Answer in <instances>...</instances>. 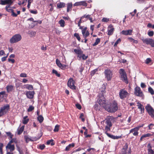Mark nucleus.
I'll use <instances>...</instances> for the list:
<instances>
[{"label":"nucleus","mask_w":154,"mask_h":154,"mask_svg":"<svg viewBox=\"0 0 154 154\" xmlns=\"http://www.w3.org/2000/svg\"><path fill=\"white\" fill-rule=\"evenodd\" d=\"M118 108L117 103L114 101L110 105L108 104L106 107H105V109L107 111L110 112H114L116 111Z\"/></svg>","instance_id":"1"},{"label":"nucleus","mask_w":154,"mask_h":154,"mask_svg":"<svg viewBox=\"0 0 154 154\" xmlns=\"http://www.w3.org/2000/svg\"><path fill=\"white\" fill-rule=\"evenodd\" d=\"M97 101L101 106L103 107L105 109V107H106L108 105L107 104L106 101L102 94L100 95L98 97Z\"/></svg>","instance_id":"2"},{"label":"nucleus","mask_w":154,"mask_h":154,"mask_svg":"<svg viewBox=\"0 0 154 154\" xmlns=\"http://www.w3.org/2000/svg\"><path fill=\"white\" fill-rule=\"evenodd\" d=\"M119 72L120 75L121 80L126 84H128V78L124 70L122 69H120Z\"/></svg>","instance_id":"3"},{"label":"nucleus","mask_w":154,"mask_h":154,"mask_svg":"<svg viewBox=\"0 0 154 154\" xmlns=\"http://www.w3.org/2000/svg\"><path fill=\"white\" fill-rule=\"evenodd\" d=\"M22 39V37L19 34H16L13 35L10 39V42L11 43H17L20 41Z\"/></svg>","instance_id":"4"},{"label":"nucleus","mask_w":154,"mask_h":154,"mask_svg":"<svg viewBox=\"0 0 154 154\" xmlns=\"http://www.w3.org/2000/svg\"><path fill=\"white\" fill-rule=\"evenodd\" d=\"M119 95L120 99L124 100L129 95V93L125 89H121L120 90Z\"/></svg>","instance_id":"5"},{"label":"nucleus","mask_w":154,"mask_h":154,"mask_svg":"<svg viewBox=\"0 0 154 154\" xmlns=\"http://www.w3.org/2000/svg\"><path fill=\"white\" fill-rule=\"evenodd\" d=\"M42 135V133H40L38 137H32L31 139H30L27 136L25 135L24 136V138L26 142L28 143V142L29 140L34 141L38 140L41 137Z\"/></svg>","instance_id":"6"},{"label":"nucleus","mask_w":154,"mask_h":154,"mask_svg":"<svg viewBox=\"0 0 154 154\" xmlns=\"http://www.w3.org/2000/svg\"><path fill=\"white\" fill-rule=\"evenodd\" d=\"M9 109V106L8 105H5L2 107L0 109V117L6 114Z\"/></svg>","instance_id":"7"},{"label":"nucleus","mask_w":154,"mask_h":154,"mask_svg":"<svg viewBox=\"0 0 154 154\" xmlns=\"http://www.w3.org/2000/svg\"><path fill=\"white\" fill-rule=\"evenodd\" d=\"M147 112L151 117L154 116V109L149 104H148L145 107Z\"/></svg>","instance_id":"8"},{"label":"nucleus","mask_w":154,"mask_h":154,"mask_svg":"<svg viewBox=\"0 0 154 154\" xmlns=\"http://www.w3.org/2000/svg\"><path fill=\"white\" fill-rule=\"evenodd\" d=\"M143 43H146L147 45H150L151 47H154V41L151 38H146L142 39Z\"/></svg>","instance_id":"9"},{"label":"nucleus","mask_w":154,"mask_h":154,"mask_svg":"<svg viewBox=\"0 0 154 154\" xmlns=\"http://www.w3.org/2000/svg\"><path fill=\"white\" fill-rule=\"evenodd\" d=\"M68 86L72 90L76 89V86L75 85V82L72 78L70 79L67 83Z\"/></svg>","instance_id":"10"},{"label":"nucleus","mask_w":154,"mask_h":154,"mask_svg":"<svg viewBox=\"0 0 154 154\" xmlns=\"http://www.w3.org/2000/svg\"><path fill=\"white\" fill-rule=\"evenodd\" d=\"M134 94L137 96L142 97L143 95L142 92L141 91L140 87L137 86L134 88Z\"/></svg>","instance_id":"11"},{"label":"nucleus","mask_w":154,"mask_h":154,"mask_svg":"<svg viewBox=\"0 0 154 154\" xmlns=\"http://www.w3.org/2000/svg\"><path fill=\"white\" fill-rule=\"evenodd\" d=\"M74 51L77 54V58L79 60H80L82 58L83 54V51L81 49H74Z\"/></svg>","instance_id":"12"},{"label":"nucleus","mask_w":154,"mask_h":154,"mask_svg":"<svg viewBox=\"0 0 154 154\" xmlns=\"http://www.w3.org/2000/svg\"><path fill=\"white\" fill-rule=\"evenodd\" d=\"M143 126H140L139 127H135L134 128L131 129L129 133H133V134L134 135H137L138 134V131L139 130V128Z\"/></svg>","instance_id":"13"},{"label":"nucleus","mask_w":154,"mask_h":154,"mask_svg":"<svg viewBox=\"0 0 154 154\" xmlns=\"http://www.w3.org/2000/svg\"><path fill=\"white\" fill-rule=\"evenodd\" d=\"M87 29V28L85 27L82 31V34L84 38H87L90 35L89 31Z\"/></svg>","instance_id":"14"},{"label":"nucleus","mask_w":154,"mask_h":154,"mask_svg":"<svg viewBox=\"0 0 154 154\" xmlns=\"http://www.w3.org/2000/svg\"><path fill=\"white\" fill-rule=\"evenodd\" d=\"M104 72L107 80H110L112 76V74L110 70L109 69H106L105 70Z\"/></svg>","instance_id":"15"},{"label":"nucleus","mask_w":154,"mask_h":154,"mask_svg":"<svg viewBox=\"0 0 154 154\" xmlns=\"http://www.w3.org/2000/svg\"><path fill=\"white\" fill-rule=\"evenodd\" d=\"M14 145L12 144L11 143H8L6 146V149L7 152L8 149H9L11 152L13 151L15 149Z\"/></svg>","instance_id":"16"},{"label":"nucleus","mask_w":154,"mask_h":154,"mask_svg":"<svg viewBox=\"0 0 154 154\" xmlns=\"http://www.w3.org/2000/svg\"><path fill=\"white\" fill-rule=\"evenodd\" d=\"M114 30V28H113V26L112 25H110L108 26V28L107 35H112L113 33Z\"/></svg>","instance_id":"17"},{"label":"nucleus","mask_w":154,"mask_h":154,"mask_svg":"<svg viewBox=\"0 0 154 154\" xmlns=\"http://www.w3.org/2000/svg\"><path fill=\"white\" fill-rule=\"evenodd\" d=\"M35 94L34 91H27L26 93L27 97L29 99L32 98Z\"/></svg>","instance_id":"18"},{"label":"nucleus","mask_w":154,"mask_h":154,"mask_svg":"<svg viewBox=\"0 0 154 154\" xmlns=\"http://www.w3.org/2000/svg\"><path fill=\"white\" fill-rule=\"evenodd\" d=\"M128 146L127 143H126L125 145L123 146L120 153L121 154H126L127 153V151L128 149Z\"/></svg>","instance_id":"19"},{"label":"nucleus","mask_w":154,"mask_h":154,"mask_svg":"<svg viewBox=\"0 0 154 154\" xmlns=\"http://www.w3.org/2000/svg\"><path fill=\"white\" fill-rule=\"evenodd\" d=\"M132 30L131 29L128 30H122L120 33L122 35H131L132 34Z\"/></svg>","instance_id":"20"},{"label":"nucleus","mask_w":154,"mask_h":154,"mask_svg":"<svg viewBox=\"0 0 154 154\" xmlns=\"http://www.w3.org/2000/svg\"><path fill=\"white\" fill-rule=\"evenodd\" d=\"M107 135L109 137L113 139H117L122 137L121 136H115L113 135L110 134H107Z\"/></svg>","instance_id":"21"},{"label":"nucleus","mask_w":154,"mask_h":154,"mask_svg":"<svg viewBox=\"0 0 154 154\" xmlns=\"http://www.w3.org/2000/svg\"><path fill=\"white\" fill-rule=\"evenodd\" d=\"M138 108L140 110L141 113H142L144 112V108L143 105L141 103H138L137 105Z\"/></svg>","instance_id":"22"},{"label":"nucleus","mask_w":154,"mask_h":154,"mask_svg":"<svg viewBox=\"0 0 154 154\" xmlns=\"http://www.w3.org/2000/svg\"><path fill=\"white\" fill-rule=\"evenodd\" d=\"M112 117L109 116L106 119V123L107 125H112L111 120H112Z\"/></svg>","instance_id":"23"},{"label":"nucleus","mask_w":154,"mask_h":154,"mask_svg":"<svg viewBox=\"0 0 154 154\" xmlns=\"http://www.w3.org/2000/svg\"><path fill=\"white\" fill-rule=\"evenodd\" d=\"M74 146L75 143H72L71 144H70L68 146H66L65 150L66 151H69L70 150V149L74 147Z\"/></svg>","instance_id":"24"},{"label":"nucleus","mask_w":154,"mask_h":154,"mask_svg":"<svg viewBox=\"0 0 154 154\" xmlns=\"http://www.w3.org/2000/svg\"><path fill=\"white\" fill-rule=\"evenodd\" d=\"M29 121V119L28 118V117L27 116H24L23 117L22 120L23 123V124L25 125Z\"/></svg>","instance_id":"25"},{"label":"nucleus","mask_w":154,"mask_h":154,"mask_svg":"<svg viewBox=\"0 0 154 154\" xmlns=\"http://www.w3.org/2000/svg\"><path fill=\"white\" fill-rule=\"evenodd\" d=\"M23 87L24 88H26L29 90H32L33 89V86L31 85H26Z\"/></svg>","instance_id":"26"},{"label":"nucleus","mask_w":154,"mask_h":154,"mask_svg":"<svg viewBox=\"0 0 154 154\" xmlns=\"http://www.w3.org/2000/svg\"><path fill=\"white\" fill-rule=\"evenodd\" d=\"M7 91L8 92H10L13 90L14 88L13 86L10 85H8L6 86V87Z\"/></svg>","instance_id":"27"},{"label":"nucleus","mask_w":154,"mask_h":154,"mask_svg":"<svg viewBox=\"0 0 154 154\" xmlns=\"http://www.w3.org/2000/svg\"><path fill=\"white\" fill-rule=\"evenodd\" d=\"M24 128V126H22L20 128H18L17 129V134H20L23 131Z\"/></svg>","instance_id":"28"},{"label":"nucleus","mask_w":154,"mask_h":154,"mask_svg":"<svg viewBox=\"0 0 154 154\" xmlns=\"http://www.w3.org/2000/svg\"><path fill=\"white\" fill-rule=\"evenodd\" d=\"M58 8H61L64 7L65 5V4L63 2H60L57 5Z\"/></svg>","instance_id":"29"},{"label":"nucleus","mask_w":154,"mask_h":154,"mask_svg":"<svg viewBox=\"0 0 154 154\" xmlns=\"http://www.w3.org/2000/svg\"><path fill=\"white\" fill-rule=\"evenodd\" d=\"M54 140L53 139L48 140L47 142V145L51 144V146H54L55 143L53 142Z\"/></svg>","instance_id":"30"},{"label":"nucleus","mask_w":154,"mask_h":154,"mask_svg":"<svg viewBox=\"0 0 154 154\" xmlns=\"http://www.w3.org/2000/svg\"><path fill=\"white\" fill-rule=\"evenodd\" d=\"M112 126H106L105 128V133L107 135V134H109L107 131H109L110 130V127Z\"/></svg>","instance_id":"31"},{"label":"nucleus","mask_w":154,"mask_h":154,"mask_svg":"<svg viewBox=\"0 0 154 154\" xmlns=\"http://www.w3.org/2000/svg\"><path fill=\"white\" fill-rule=\"evenodd\" d=\"M72 7V3H68L67 4V11L69 12L71 10Z\"/></svg>","instance_id":"32"},{"label":"nucleus","mask_w":154,"mask_h":154,"mask_svg":"<svg viewBox=\"0 0 154 154\" xmlns=\"http://www.w3.org/2000/svg\"><path fill=\"white\" fill-rule=\"evenodd\" d=\"M59 23L60 24V26L62 27H63L65 26V22L63 20H60L59 22Z\"/></svg>","instance_id":"33"},{"label":"nucleus","mask_w":154,"mask_h":154,"mask_svg":"<svg viewBox=\"0 0 154 154\" xmlns=\"http://www.w3.org/2000/svg\"><path fill=\"white\" fill-rule=\"evenodd\" d=\"M128 39L131 42H133L136 44L138 43V41L137 40H135L131 37H129L128 38Z\"/></svg>","instance_id":"34"},{"label":"nucleus","mask_w":154,"mask_h":154,"mask_svg":"<svg viewBox=\"0 0 154 154\" xmlns=\"http://www.w3.org/2000/svg\"><path fill=\"white\" fill-rule=\"evenodd\" d=\"M74 36L79 41H80L81 38L79 33H75L74 34Z\"/></svg>","instance_id":"35"},{"label":"nucleus","mask_w":154,"mask_h":154,"mask_svg":"<svg viewBox=\"0 0 154 154\" xmlns=\"http://www.w3.org/2000/svg\"><path fill=\"white\" fill-rule=\"evenodd\" d=\"M38 120L40 123L42 122L43 120V117L42 116H38L37 118Z\"/></svg>","instance_id":"36"},{"label":"nucleus","mask_w":154,"mask_h":154,"mask_svg":"<svg viewBox=\"0 0 154 154\" xmlns=\"http://www.w3.org/2000/svg\"><path fill=\"white\" fill-rule=\"evenodd\" d=\"M3 146V144L2 143H0V154H3L2 149Z\"/></svg>","instance_id":"37"},{"label":"nucleus","mask_w":154,"mask_h":154,"mask_svg":"<svg viewBox=\"0 0 154 154\" xmlns=\"http://www.w3.org/2000/svg\"><path fill=\"white\" fill-rule=\"evenodd\" d=\"M100 39L99 38H97L95 41V42L93 44V46H95L97 45L98 43L100 42Z\"/></svg>","instance_id":"38"},{"label":"nucleus","mask_w":154,"mask_h":154,"mask_svg":"<svg viewBox=\"0 0 154 154\" xmlns=\"http://www.w3.org/2000/svg\"><path fill=\"white\" fill-rule=\"evenodd\" d=\"M52 72L53 73L55 74L58 77H60V73H58L57 72L55 69L52 70Z\"/></svg>","instance_id":"39"},{"label":"nucleus","mask_w":154,"mask_h":154,"mask_svg":"<svg viewBox=\"0 0 154 154\" xmlns=\"http://www.w3.org/2000/svg\"><path fill=\"white\" fill-rule=\"evenodd\" d=\"M151 136V134H144L141 136L140 138V140H142L143 138L145 137H149Z\"/></svg>","instance_id":"40"},{"label":"nucleus","mask_w":154,"mask_h":154,"mask_svg":"<svg viewBox=\"0 0 154 154\" xmlns=\"http://www.w3.org/2000/svg\"><path fill=\"white\" fill-rule=\"evenodd\" d=\"M10 8V6L9 5H7L5 7V9L6 10L9 12H11L12 11V10H13V9L10 8Z\"/></svg>","instance_id":"41"},{"label":"nucleus","mask_w":154,"mask_h":154,"mask_svg":"<svg viewBox=\"0 0 154 154\" xmlns=\"http://www.w3.org/2000/svg\"><path fill=\"white\" fill-rule=\"evenodd\" d=\"M45 144H40L38 146V148L41 150H43L45 148Z\"/></svg>","instance_id":"42"},{"label":"nucleus","mask_w":154,"mask_h":154,"mask_svg":"<svg viewBox=\"0 0 154 154\" xmlns=\"http://www.w3.org/2000/svg\"><path fill=\"white\" fill-rule=\"evenodd\" d=\"M148 154H154V151L151 149L150 147L148 150Z\"/></svg>","instance_id":"43"},{"label":"nucleus","mask_w":154,"mask_h":154,"mask_svg":"<svg viewBox=\"0 0 154 154\" xmlns=\"http://www.w3.org/2000/svg\"><path fill=\"white\" fill-rule=\"evenodd\" d=\"M56 63L57 65L59 66L60 68L62 64L60 62V61L58 59H57L56 60Z\"/></svg>","instance_id":"44"},{"label":"nucleus","mask_w":154,"mask_h":154,"mask_svg":"<svg viewBox=\"0 0 154 154\" xmlns=\"http://www.w3.org/2000/svg\"><path fill=\"white\" fill-rule=\"evenodd\" d=\"M34 109V107L30 105L29 106V108L27 109L28 112H30L33 110Z\"/></svg>","instance_id":"45"},{"label":"nucleus","mask_w":154,"mask_h":154,"mask_svg":"<svg viewBox=\"0 0 154 154\" xmlns=\"http://www.w3.org/2000/svg\"><path fill=\"white\" fill-rule=\"evenodd\" d=\"M148 91L152 95L154 94V91L153 89L151 87H149V88Z\"/></svg>","instance_id":"46"},{"label":"nucleus","mask_w":154,"mask_h":154,"mask_svg":"<svg viewBox=\"0 0 154 154\" xmlns=\"http://www.w3.org/2000/svg\"><path fill=\"white\" fill-rule=\"evenodd\" d=\"M11 140L8 143L12 144L13 142H14L15 143H17V141L16 140V138H12Z\"/></svg>","instance_id":"47"},{"label":"nucleus","mask_w":154,"mask_h":154,"mask_svg":"<svg viewBox=\"0 0 154 154\" xmlns=\"http://www.w3.org/2000/svg\"><path fill=\"white\" fill-rule=\"evenodd\" d=\"M6 4L9 5V6L11 5L13 3L12 0H6Z\"/></svg>","instance_id":"48"},{"label":"nucleus","mask_w":154,"mask_h":154,"mask_svg":"<svg viewBox=\"0 0 154 154\" xmlns=\"http://www.w3.org/2000/svg\"><path fill=\"white\" fill-rule=\"evenodd\" d=\"M6 134L11 139H12L13 137V135L11 134V133L10 132H6Z\"/></svg>","instance_id":"49"},{"label":"nucleus","mask_w":154,"mask_h":154,"mask_svg":"<svg viewBox=\"0 0 154 154\" xmlns=\"http://www.w3.org/2000/svg\"><path fill=\"white\" fill-rule=\"evenodd\" d=\"M79 4L80 5H82L85 6H86L87 5V4L85 1L80 2Z\"/></svg>","instance_id":"50"},{"label":"nucleus","mask_w":154,"mask_h":154,"mask_svg":"<svg viewBox=\"0 0 154 154\" xmlns=\"http://www.w3.org/2000/svg\"><path fill=\"white\" fill-rule=\"evenodd\" d=\"M148 35L149 36H152L154 35V32L152 31H149L148 32Z\"/></svg>","instance_id":"51"},{"label":"nucleus","mask_w":154,"mask_h":154,"mask_svg":"<svg viewBox=\"0 0 154 154\" xmlns=\"http://www.w3.org/2000/svg\"><path fill=\"white\" fill-rule=\"evenodd\" d=\"M59 126H55V128L54 130V132H56L58 131Z\"/></svg>","instance_id":"52"},{"label":"nucleus","mask_w":154,"mask_h":154,"mask_svg":"<svg viewBox=\"0 0 154 154\" xmlns=\"http://www.w3.org/2000/svg\"><path fill=\"white\" fill-rule=\"evenodd\" d=\"M80 118L81 119L82 121L83 122H84L85 121V119L84 118V116L83 113H82L81 114Z\"/></svg>","instance_id":"53"},{"label":"nucleus","mask_w":154,"mask_h":154,"mask_svg":"<svg viewBox=\"0 0 154 154\" xmlns=\"http://www.w3.org/2000/svg\"><path fill=\"white\" fill-rule=\"evenodd\" d=\"M121 41V39L119 38L117 41H116L115 42V44H114V46H117V45Z\"/></svg>","instance_id":"54"},{"label":"nucleus","mask_w":154,"mask_h":154,"mask_svg":"<svg viewBox=\"0 0 154 154\" xmlns=\"http://www.w3.org/2000/svg\"><path fill=\"white\" fill-rule=\"evenodd\" d=\"M0 4L2 5H4L6 4H7L6 3V0H1L0 1Z\"/></svg>","instance_id":"55"},{"label":"nucleus","mask_w":154,"mask_h":154,"mask_svg":"<svg viewBox=\"0 0 154 154\" xmlns=\"http://www.w3.org/2000/svg\"><path fill=\"white\" fill-rule=\"evenodd\" d=\"M85 17V16H82V17H81L80 19V20L79 21V22H78V26H80L81 23L82 22V19L83 18H84V17Z\"/></svg>","instance_id":"56"},{"label":"nucleus","mask_w":154,"mask_h":154,"mask_svg":"<svg viewBox=\"0 0 154 154\" xmlns=\"http://www.w3.org/2000/svg\"><path fill=\"white\" fill-rule=\"evenodd\" d=\"M109 20V19L107 18L104 17L102 19V21L103 22H107Z\"/></svg>","instance_id":"57"},{"label":"nucleus","mask_w":154,"mask_h":154,"mask_svg":"<svg viewBox=\"0 0 154 154\" xmlns=\"http://www.w3.org/2000/svg\"><path fill=\"white\" fill-rule=\"evenodd\" d=\"M20 76L21 77H26L27 75L25 73H22L20 74Z\"/></svg>","instance_id":"58"},{"label":"nucleus","mask_w":154,"mask_h":154,"mask_svg":"<svg viewBox=\"0 0 154 154\" xmlns=\"http://www.w3.org/2000/svg\"><path fill=\"white\" fill-rule=\"evenodd\" d=\"M147 26L149 28H152V29H154V25H152L150 23H149L147 24Z\"/></svg>","instance_id":"59"},{"label":"nucleus","mask_w":154,"mask_h":154,"mask_svg":"<svg viewBox=\"0 0 154 154\" xmlns=\"http://www.w3.org/2000/svg\"><path fill=\"white\" fill-rule=\"evenodd\" d=\"M29 33L32 36H34L36 34V32L34 31H31Z\"/></svg>","instance_id":"60"},{"label":"nucleus","mask_w":154,"mask_h":154,"mask_svg":"<svg viewBox=\"0 0 154 154\" xmlns=\"http://www.w3.org/2000/svg\"><path fill=\"white\" fill-rule=\"evenodd\" d=\"M88 57V56H86L85 54H83L82 58L83 60H85Z\"/></svg>","instance_id":"61"},{"label":"nucleus","mask_w":154,"mask_h":154,"mask_svg":"<svg viewBox=\"0 0 154 154\" xmlns=\"http://www.w3.org/2000/svg\"><path fill=\"white\" fill-rule=\"evenodd\" d=\"M66 66L64 64H62L60 68L62 69H64L66 68Z\"/></svg>","instance_id":"62"},{"label":"nucleus","mask_w":154,"mask_h":154,"mask_svg":"<svg viewBox=\"0 0 154 154\" xmlns=\"http://www.w3.org/2000/svg\"><path fill=\"white\" fill-rule=\"evenodd\" d=\"M11 13H12L11 15L13 17H17V14L15 13L14 12L13 10H12Z\"/></svg>","instance_id":"63"},{"label":"nucleus","mask_w":154,"mask_h":154,"mask_svg":"<svg viewBox=\"0 0 154 154\" xmlns=\"http://www.w3.org/2000/svg\"><path fill=\"white\" fill-rule=\"evenodd\" d=\"M76 107L79 109H81V105L77 103L76 104Z\"/></svg>","instance_id":"64"}]
</instances>
